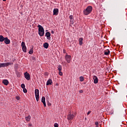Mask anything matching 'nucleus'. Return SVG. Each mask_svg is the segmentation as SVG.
I'll list each match as a JSON object with an SVG mask.
<instances>
[{"label":"nucleus","instance_id":"obj_4","mask_svg":"<svg viewBox=\"0 0 127 127\" xmlns=\"http://www.w3.org/2000/svg\"><path fill=\"white\" fill-rule=\"evenodd\" d=\"M64 58H65V60L68 63H70V62H71V56L68 55V54H66Z\"/></svg>","mask_w":127,"mask_h":127},{"label":"nucleus","instance_id":"obj_34","mask_svg":"<svg viewBox=\"0 0 127 127\" xmlns=\"http://www.w3.org/2000/svg\"><path fill=\"white\" fill-rule=\"evenodd\" d=\"M63 53H64V54L66 53V50H63Z\"/></svg>","mask_w":127,"mask_h":127},{"label":"nucleus","instance_id":"obj_23","mask_svg":"<svg viewBox=\"0 0 127 127\" xmlns=\"http://www.w3.org/2000/svg\"><path fill=\"white\" fill-rule=\"evenodd\" d=\"M70 22L71 24H74V19H70Z\"/></svg>","mask_w":127,"mask_h":127},{"label":"nucleus","instance_id":"obj_7","mask_svg":"<svg viewBox=\"0 0 127 127\" xmlns=\"http://www.w3.org/2000/svg\"><path fill=\"white\" fill-rule=\"evenodd\" d=\"M12 63H1V67H7L8 66H9L11 65Z\"/></svg>","mask_w":127,"mask_h":127},{"label":"nucleus","instance_id":"obj_26","mask_svg":"<svg viewBox=\"0 0 127 127\" xmlns=\"http://www.w3.org/2000/svg\"><path fill=\"white\" fill-rule=\"evenodd\" d=\"M59 74L60 76H63V72H61V71H60L59 72Z\"/></svg>","mask_w":127,"mask_h":127},{"label":"nucleus","instance_id":"obj_10","mask_svg":"<svg viewBox=\"0 0 127 127\" xmlns=\"http://www.w3.org/2000/svg\"><path fill=\"white\" fill-rule=\"evenodd\" d=\"M58 13H59L58 8H55L53 10V15H58Z\"/></svg>","mask_w":127,"mask_h":127},{"label":"nucleus","instance_id":"obj_17","mask_svg":"<svg viewBox=\"0 0 127 127\" xmlns=\"http://www.w3.org/2000/svg\"><path fill=\"white\" fill-rule=\"evenodd\" d=\"M83 38H80L78 40L79 45H82L83 44Z\"/></svg>","mask_w":127,"mask_h":127},{"label":"nucleus","instance_id":"obj_24","mask_svg":"<svg viewBox=\"0 0 127 127\" xmlns=\"http://www.w3.org/2000/svg\"><path fill=\"white\" fill-rule=\"evenodd\" d=\"M33 54V50L30 49L29 51V54Z\"/></svg>","mask_w":127,"mask_h":127},{"label":"nucleus","instance_id":"obj_38","mask_svg":"<svg viewBox=\"0 0 127 127\" xmlns=\"http://www.w3.org/2000/svg\"><path fill=\"white\" fill-rule=\"evenodd\" d=\"M0 68H2V66H1V63L0 64Z\"/></svg>","mask_w":127,"mask_h":127},{"label":"nucleus","instance_id":"obj_35","mask_svg":"<svg viewBox=\"0 0 127 127\" xmlns=\"http://www.w3.org/2000/svg\"><path fill=\"white\" fill-rule=\"evenodd\" d=\"M79 93H83V90H80Z\"/></svg>","mask_w":127,"mask_h":127},{"label":"nucleus","instance_id":"obj_39","mask_svg":"<svg viewBox=\"0 0 127 127\" xmlns=\"http://www.w3.org/2000/svg\"><path fill=\"white\" fill-rule=\"evenodd\" d=\"M29 127H31L32 126L31 124L29 125Z\"/></svg>","mask_w":127,"mask_h":127},{"label":"nucleus","instance_id":"obj_32","mask_svg":"<svg viewBox=\"0 0 127 127\" xmlns=\"http://www.w3.org/2000/svg\"><path fill=\"white\" fill-rule=\"evenodd\" d=\"M91 111H89L87 112V115H90V113H91Z\"/></svg>","mask_w":127,"mask_h":127},{"label":"nucleus","instance_id":"obj_27","mask_svg":"<svg viewBox=\"0 0 127 127\" xmlns=\"http://www.w3.org/2000/svg\"><path fill=\"white\" fill-rule=\"evenodd\" d=\"M23 91L24 93H27V89L26 88H23Z\"/></svg>","mask_w":127,"mask_h":127},{"label":"nucleus","instance_id":"obj_37","mask_svg":"<svg viewBox=\"0 0 127 127\" xmlns=\"http://www.w3.org/2000/svg\"><path fill=\"white\" fill-rule=\"evenodd\" d=\"M32 60H35V57H33V58H32Z\"/></svg>","mask_w":127,"mask_h":127},{"label":"nucleus","instance_id":"obj_12","mask_svg":"<svg viewBox=\"0 0 127 127\" xmlns=\"http://www.w3.org/2000/svg\"><path fill=\"white\" fill-rule=\"evenodd\" d=\"M4 42L5 44H9V43H10V40L8 39V38L5 37L4 40Z\"/></svg>","mask_w":127,"mask_h":127},{"label":"nucleus","instance_id":"obj_22","mask_svg":"<svg viewBox=\"0 0 127 127\" xmlns=\"http://www.w3.org/2000/svg\"><path fill=\"white\" fill-rule=\"evenodd\" d=\"M79 80H80V82H83L84 81V77L80 76L79 77Z\"/></svg>","mask_w":127,"mask_h":127},{"label":"nucleus","instance_id":"obj_19","mask_svg":"<svg viewBox=\"0 0 127 127\" xmlns=\"http://www.w3.org/2000/svg\"><path fill=\"white\" fill-rule=\"evenodd\" d=\"M110 52V50H106V51H104V54L105 55H109Z\"/></svg>","mask_w":127,"mask_h":127},{"label":"nucleus","instance_id":"obj_3","mask_svg":"<svg viewBox=\"0 0 127 127\" xmlns=\"http://www.w3.org/2000/svg\"><path fill=\"white\" fill-rule=\"evenodd\" d=\"M35 95L37 101L39 102V90H38V89H36L35 90Z\"/></svg>","mask_w":127,"mask_h":127},{"label":"nucleus","instance_id":"obj_8","mask_svg":"<svg viewBox=\"0 0 127 127\" xmlns=\"http://www.w3.org/2000/svg\"><path fill=\"white\" fill-rule=\"evenodd\" d=\"M24 76L26 80H30V74H29L27 72L24 73Z\"/></svg>","mask_w":127,"mask_h":127},{"label":"nucleus","instance_id":"obj_21","mask_svg":"<svg viewBox=\"0 0 127 127\" xmlns=\"http://www.w3.org/2000/svg\"><path fill=\"white\" fill-rule=\"evenodd\" d=\"M58 70L60 71H62V66L61 65H59L57 67Z\"/></svg>","mask_w":127,"mask_h":127},{"label":"nucleus","instance_id":"obj_2","mask_svg":"<svg viewBox=\"0 0 127 127\" xmlns=\"http://www.w3.org/2000/svg\"><path fill=\"white\" fill-rule=\"evenodd\" d=\"M38 27L39 28V34L40 36H43L44 35V28L40 25H38Z\"/></svg>","mask_w":127,"mask_h":127},{"label":"nucleus","instance_id":"obj_13","mask_svg":"<svg viewBox=\"0 0 127 127\" xmlns=\"http://www.w3.org/2000/svg\"><path fill=\"white\" fill-rule=\"evenodd\" d=\"M41 102L43 103L44 107H46V102H45V97L43 96L42 97Z\"/></svg>","mask_w":127,"mask_h":127},{"label":"nucleus","instance_id":"obj_6","mask_svg":"<svg viewBox=\"0 0 127 127\" xmlns=\"http://www.w3.org/2000/svg\"><path fill=\"white\" fill-rule=\"evenodd\" d=\"M74 117L75 116H74V115L69 114L67 115V119L68 121H72V120L74 119Z\"/></svg>","mask_w":127,"mask_h":127},{"label":"nucleus","instance_id":"obj_25","mask_svg":"<svg viewBox=\"0 0 127 127\" xmlns=\"http://www.w3.org/2000/svg\"><path fill=\"white\" fill-rule=\"evenodd\" d=\"M21 87L22 89H24V88H25V85L24 84L22 83L21 85Z\"/></svg>","mask_w":127,"mask_h":127},{"label":"nucleus","instance_id":"obj_29","mask_svg":"<svg viewBox=\"0 0 127 127\" xmlns=\"http://www.w3.org/2000/svg\"><path fill=\"white\" fill-rule=\"evenodd\" d=\"M59 125H58V124L57 123H55L54 124V127H58Z\"/></svg>","mask_w":127,"mask_h":127},{"label":"nucleus","instance_id":"obj_16","mask_svg":"<svg viewBox=\"0 0 127 127\" xmlns=\"http://www.w3.org/2000/svg\"><path fill=\"white\" fill-rule=\"evenodd\" d=\"M43 46L44 48H46V49H47V48L49 47V44H48V43H45L43 44Z\"/></svg>","mask_w":127,"mask_h":127},{"label":"nucleus","instance_id":"obj_9","mask_svg":"<svg viewBox=\"0 0 127 127\" xmlns=\"http://www.w3.org/2000/svg\"><path fill=\"white\" fill-rule=\"evenodd\" d=\"M93 81L94 84H98V82H99V79H98V77L96 75H94L93 77Z\"/></svg>","mask_w":127,"mask_h":127},{"label":"nucleus","instance_id":"obj_30","mask_svg":"<svg viewBox=\"0 0 127 127\" xmlns=\"http://www.w3.org/2000/svg\"><path fill=\"white\" fill-rule=\"evenodd\" d=\"M16 99L18 101L20 100V98L19 97V96H17L16 97Z\"/></svg>","mask_w":127,"mask_h":127},{"label":"nucleus","instance_id":"obj_28","mask_svg":"<svg viewBox=\"0 0 127 127\" xmlns=\"http://www.w3.org/2000/svg\"><path fill=\"white\" fill-rule=\"evenodd\" d=\"M74 19V17H73V15H70L69 16V19Z\"/></svg>","mask_w":127,"mask_h":127},{"label":"nucleus","instance_id":"obj_5","mask_svg":"<svg viewBox=\"0 0 127 127\" xmlns=\"http://www.w3.org/2000/svg\"><path fill=\"white\" fill-rule=\"evenodd\" d=\"M21 47H22V49L23 51L25 53H26L27 49L26 46H25V43H24V42H22L21 43Z\"/></svg>","mask_w":127,"mask_h":127},{"label":"nucleus","instance_id":"obj_11","mask_svg":"<svg viewBox=\"0 0 127 127\" xmlns=\"http://www.w3.org/2000/svg\"><path fill=\"white\" fill-rule=\"evenodd\" d=\"M51 34H50V32H47L46 33L45 36L47 37V39H48L49 40H50V39H51Z\"/></svg>","mask_w":127,"mask_h":127},{"label":"nucleus","instance_id":"obj_36","mask_svg":"<svg viewBox=\"0 0 127 127\" xmlns=\"http://www.w3.org/2000/svg\"><path fill=\"white\" fill-rule=\"evenodd\" d=\"M48 106H51V103H48Z\"/></svg>","mask_w":127,"mask_h":127},{"label":"nucleus","instance_id":"obj_18","mask_svg":"<svg viewBox=\"0 0 127 127\" xmlns=\"http://www.w3.org/2000/svg\"><path fill=\"white\" fill-rule=\"evenodd\" d=\"M5 39V38L3 37V36L2 35H0V42H3V41Z\"/></svg>","mask_w":127,"mask_h":127},{"label":"nucleus","instance_id":"obj_31","mask_svg":"<svg viewBox=\"0 0 127 127\" xmlns=\"http://www.w3.org/2000/svg\"><path fill=\"white\" fill-rule=\"evenodd\" d=\"M95 125H96V126L97 127H98V126L99 125V123H98L97 122H96L95 123Z\"/></svg>","mask_w":127,"mask_h":127},{"label":"nucleus","instance_id":"obj_33","mask_svg":"<svg viewBox=\"0 0 127 127\" xmlns=\"http://www.w3.org/2000/svg\"><path fill=\"white\" fill-rule=\"evenodd\" d=\"M51 33L52 34H54V31H53V30L51 31Z\"/></svg>","mask_w":127,"mask_h":127},{"label":"nucleus","instance_id":"obj_1","mask_svg":"<svg viewBox=\"0 0 127 127\" xmlns=\"http://www.w3.org/2000/svg\"><path fill=\"white\" fill-rule=\"evenodd\" d=\"M92 10H93V7L92 6H88L83 10V13L85 15H88V14H90L92 12Z\"/></svg>","mask_w":127,"mask_h":127},{"label":"nucleus","instance_id":"obj_14","mask_svg":"<svg viewBox=\"0 0 127 127\" xmlns=\"http://www.w3.org/2000/svg\"><path fill=\"white\" fill-rule=\"evenodd\" d=\"M52 80L50 79L47 81L46 85L47 86H49V85H52Z\"/></svg>","mask_w":127,"mask_h":127},{"label":"nucleus","instance_id":"obj_20","mask_svg":"<svg viewBox=\"0 0 127 127\" xmlns=\"http://www.w3.org/2000/svg\"><path fill=\"white\" fill-rule=\"evenodd\" d=\"M25 119L27 122H29V121H30V119H31V117L30 116V115H29L27 117H26Z\"/></svg>","mask_w":127,"mask_h":127},{"label":"nucleus","instance_id":"obj_40","mask_svg":"<svg viewBox=\"0 0 127 127\" xmlns=\"http://www.w3.org/2000/svg\"><path fill=\"white\" fill-rule=\"evenodd\" d=\"M6 0H3V1H5Z\"/></svg>","mask_w":127,"mask_h":127},{"label":"nucleus","instance_id":"obj_15","mask_svg":"<svg viewBox=\"0 0 127 127\" xmlns=\"http://www.w3.org/2000/svg\"><path fill=\"white\" fill-rule=\"evenodd\" d=\"M9 83L8 80L6 79H4L2 81V83L4 84V85H5V86H7Z\"/></svg>","mask_w":127,"mask_h":127}]
</instances>
